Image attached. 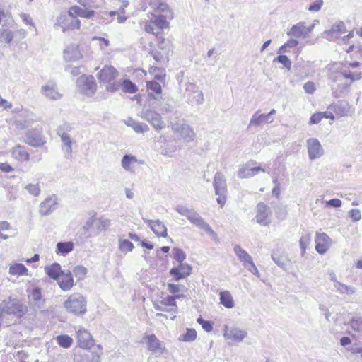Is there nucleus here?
<instances>
[{"label":"nucleus","instance_id":"obj_1","mask_svg":"<svg viewBox=\"0 0 362 362\" xmlns=\"http://www.w3.org/2000/svg\"><path fill=\"white\" fill-rule=\"evenodd\" d=\"M175 210L180 215L185 216L192 224L205 231L214 241L218 240L216 233L196 211L181 204L177 205Z\"/></svg>","mask_w":362,"mask_h":362},{"label":"nucleus","instance_id":"obj_2","mask_svg":"<svg viewBox=\"0 0 362 362\" xmlns=\"http://www.w3.org/2000/svg\"><path fill=\"white\" fill-rule=\"evenodd\" d=\"M86 299L79 293H74L64 303L66 310L74 315H83L86 312Z\"/></svg>","mask_w":362,"mask_h":362},{"label":"nucleus","instance_id":"obj_3","mask_svg":"<svg viewBox=\"0 0 362 362\" xmlns=\"http://www.w3.org/2000/svg\"><path fill=\"white\" fill-rule=\"evenodd\" d=\"M71 129V127L66 123L58 127L57 129V134L61 138L62 149L67 159L72 158V145L75 144V141L68 134Z\"/></svg>","mask_w":362,"mask_h":362},{"label":"nucleus","instance_id":"obj_4","mask_svg":"<svg viewBox=\"0 0 362 362\" xmlns=\"http://www.w3.org/2000/svg\"><path fill=\"white\" fill-rule=\"evenodd\" d=\"M213 186L215 189L216 195L218 197L216 199L217 202L223 207L226 201L227 185L224 175L221 172H217L214 177Z\"/></svg>","mask_w":362,"mask_h":362},{"label":"nucleus","instance_id":"obj_5","mask_svg":"<svg viewBox=\"0 0 362 362\" xmlns=\"http://www.w3.org/2000/svg\"><path fill=\"white\" fill-rule=\"evenodd\" d=\"M139 116L146 120L156 131H160L165 127V122L161 115L153 110L144 107Z\"/></svg>","mask_w":362,"mask_h":362},{"label":"nucleus","instance_id":"obj_6","mask_svg":"<svg viewBox=\"0 0 362 362\" xmlns=\"http://www.w3.org/2000/svg\"><path fill=\"white\" fill-rule=\"evenodd\" d=\"M146 87L148 90V106L153 109H156L160 105L162 99L161 86L159 83L151 81L147 82Z\"/></svg>","mask_w":362,"mask_h":362},{"label":"nucleus","instance_id":"obj_7","mask_svg":"<svg viewBox=\"0 0 362 362\" xmlns=\"http://www.w3.org/2000/svg\"><path fill=\"white\" fill-rule=\"evenodd\" d=\"M170 127L173 132L178 133L187 143L193 141L196 136L192 128L182 120L171 122Z\"/></svg>","mask_w":362,"mask_h":362},{"label":"nucleus","instance_id":"obj_8","mask_svg":"<svg viewBox=\"0 0 362 362\" xmlns=\"http://www.w3.org/2000/svg\"><path fill=\"white\" fill-rule=\"evenodd\" d=\"M0 310L6 314L21 315L27 311V307L17 299L8 298L0 303Z\"/></svg>","mask_w":362,"mask_h":362},{"label":"nucleus","instance_id":"obj_9","mask_svg":"<svg viewBox=\"0 0 362 362\" xmlns=\"http://www.w3.org/2000/svg\"><path fill=\"white\" fill-rule=\"evenodd\" d=\"M57 23L63 28V30L79 29L81 21L75 14L71 13V8L65 14H62L57 18Z\"/></svg>","mask_w":362,"mask_h":362},{"label":"nucleus","instance_id":"obj_10","mask_svg":"<svg viewBox=\"0 0 362 362\" xmlns=\"http://www.w3.org/2000/svg\"><path fill=\"white\" fill-rule=\"evenodd\" d=\"M76 83L81 91L88 96L93 95L96 91L97 84L93 76L82 75Z\"/></svg>","mask_w":362,"mask_h":362},{"label":"nucleus","instance_id":"obj_11","mask_svg":"<svg viewBox=\"0 0 362 362\" xmlns=\"http://www.w3.org/2000/svg\"><path fill=\"white\" fill-rule=\"evenodd\" d=\"M186 94L189 103L192 104L201 105L204 103V94L194 83L186 84Z\"/></svg>","mask_w":362,"mask_h":362},{"label":"nucleus","instance_id":"obj_12","mask_svg":"<svg viewBox=\"0 0 362 362\" xmlns=\"http://www.w3.org/2000/svg\"><path fill=\"white\" fill-rule=\"evenodd\" d=\"M306 146L308 158L311 160L320 158L324 155V149L319 140L316 138L307 139Z\"/></svg>","mask_w":362,"mask_h":362},{"label":"nucleus","instance_id":"obj_13","mask_svg":"<svg viewBox=\"0 0 362 362\" xmlns=\"http://www.w3.org/2000/svg\"><path fill=\"white\" fill-rule=\"evenodd\" d=\"M25 141L28 145L33 147L42 146L45 141L42 136V129L35 128L28 130L26 133Z\"/></svg>","mask_w":362,"mask_h":362},{"label":"nucleus","instance_id":"obj_14","mask_svg":"<svg viewBox=\"0 0 362 362\" xmlns=\"http://www.w3.org/2000/svg\"><path fill=\"white\" fill-rule=\"evenodd\" d=\"M57 198L55 195L47 197L39 206V213L41 216H48L53 213L57 207Z\"/></svg>","mask_w":362,"mask_h":362},{"label":"nucleus","instance_id":"obj_15","mask_svg":"<svg viewBox=\"0 0 362 362\" xmlns=\"http://www.w3.org/2000/svg\"><path fill=\"white\" fill-rule=\"evenodd\" d=\"M272 214L270 208L263 202L257 206L256 220L262 226H268L270 223L269 216Z\"/></svg>","mask_w":362,"mask_h":362},{"label":"nucleus","instance_id":"obj_16","mask_svg":"<svg viewBox=\"0 0 362 362\" xmlns=\"http://www.w3.org/2000/svg\"><path fill=\"white\" fill-rule=\"evenodd\" d=\"M117 70L112 66H105L97 74L100 83H106L113 81L118 76Z\"/></svg>","mask_w":362,"mask_h":362},{"label":"nucleus","instance_id":"obj_17","mask_svg":"<svg viewBox=\"0 0 362 362\" xmlns=\"http://www.w3.org/2000/svg\"><path fill=\"white\" fill-rule=\"evenodd\" d=\"M42 94L49 100H57L62 98L57 89V83L54 81H48L41 87Z\"/></svg>","mask_w":362,"mask_h":362},{"label":"nucleus","instance_id":"obj_18","mask_svg":"<svg viewBox=\"0 0 362 362\" xmlns=\"http://www.w3.org/2000/svg\"><path fill=\"white\" fill-rule=\"evenodd\" d=\"M346 32V28L344 23L343 21H337L332 25L330 30L325 31L324 35L327 40L333 41Z\"/></svg>","mask_w":362,"mask_h":362},{"label":"nucleus","instance_id":"obj_19","mask_svg":"<svg viewBox=\"0 0 362 362\" xmlns=\"http://www.w3.org/2000/svg\"><path fill=\"white\" fill-rule=\"evenodd\" d=\"M315 249L321 255L325 253L332 245L331 238L325 233H317Z\"/></svg>","mask_w":362,"mask_h":362},{"label":"nucleus","instance_id":"obj_20","mask_svg":"<svg viewBox=\"0 0 362 362\" xmlns=\"http://www.w3.org/2000/svg\"><path fill=\"white\" fill-rule=\"evenodd\" d=\"M252 161L247 163L245 165L240 167L238 172V177L240 179H246L253 177L257 175L259 172H264V169L259 166L252 167L251 163Z\"/></svg>","mask_w":362,"mask_h":362},{"label":"nucleus","instance_id":"obj_21","mask_svg":"<svg viewBox=\"0 0 362 362\" xmlns=\"http://www.w3.org/2000/svg\"><path fill=\"white\" fill-rule=\"evenodd\" d=\"M77 342L81 348L88 349L93 345V339L90 334L83 328L76 332Z\"/></svg>","mask_w":362,"mask_h":362},{"label":"nucleus","instance_id":"obj_22","mask_svg":"<svg viewBox=\"0 0 362 362\" xmlns=\"http://www.w3.org/2000/svg\"><path fill=\"white\" fill-rule=\"evenodd\" d=\"M144 221L148 224L157 237L166 238L168 236L167 228L160 220L145 219Z\"/></svg>","mask_w":362,"mask_h":362},{"label":"nucleus","instance_id":"obj_23","mask_svg":"<svg viewBox=\"0 0 362 362\" xmlns=\"http://www.w3.org/2000/svg\"><path fill=\"white\" fill-rule=\"evenodd\" d=\"M144 339L147 344L148 350L152 353L160 355L165 351V346L154 334L148 335Z\"/></svg>","mask_w":362,"mask_h":362},{"label":"nucleus","instance_id":"obj_24","mask_svg":"<svg viewBox=\"0 0 362 362\" xmlns=\"http://www.w3.org/2000/svg\"><path fill=\"white\" fill-rule=\"evenodd\" d=\"M80 4L83 7L78 6H71V13L75 14L76 17L79 16L88 19L92 18L95 16V12L93 10L90 9L84 1H81Z\"/></svg>","mask_w":362,"mask_h":362},{"label":"nucleus","instance_id":"obj_25","mask_svg":"<svg viewBox=\"0 0 362 362\" xmlns=\"http://www.w3.org/2000/svg\"><path fill=\"white\" fill-rule=\"evenodd\" d=\"M56 280L60 288L64 291H70L74 286V279L69 270L67 272L64 271L58 279Z\"/></svg>","mask_w":362,"mask_h":362},{"label":"nucleus","instance_id":"obj_26","mask_svg":"<svg viewBox=\"0 0 362 362\" xmlns=\"http://www.w3.org/2000/svg\"><path fill=\"white\" fill-rule=\"evenodd\" d=\"M83 57L78 45H71L64 51V57L66 61H77Z\"/></svg>","mask_w":362,"mask_h":362},{"label":"nucleus","instance_id":"obj_27","mask_svg":"<svg viewBox=\"0 0 362 362\" xmlns=\"http://www.w3.org/2000/svg\"><path fill=\"white\" fill-rule=\"evenodd\" d=\"M247 336V332L245 330L238 328L228 329L224 332V337L226 339H231L233 341L240 342Z\"/></svg>","mask_w":362,"mask_h":362},{"label":"nucleus","instance_id":"obj_28","mask_svg":"<svg viewBox=\"0 0 362 362\" xmlns=\"http://www.w3.org/2000/svg\"><path fill=\"white\" fill-rule=\"evenodd\" d=\"M287 35L291 37L295 38H306L307 35L305 33V23L299 22L293 25L291 28L287 32Z\"/></svg>","mask_w":362,"mask_h":362},{"label":"nucleus","instance_id":"obj_29","mask_svg":"<svg viewBox=\"0 0 362 362\" xmlns=\"http://www.w3.org/2000/svg\"><path fill=\"white\" fill-rule=\"evenodd\" d=\"M138 160L136 156L131 154L124 155L121 160L122 167L127 172L134 173L135 165Z\"/></svg>","mask_w":362,"mask_h":362},{"label":"nucleus","instance_id":"obj_30","mask_svg":"<svg viewBox=\"0 0 362 362\" xmlns=\"http://www.w3.org/2000/svg\"><path fill=\"white\" fill-rule=\"evenodd\" d=\"M125 124L134 129L136 133H144L149 131V127L144 122H138L132 118H128L124 121Z\"/></svg>","mask_w":362,"mask_h":362},{"label":"nucleus","instance_id":"obj_31","mask_svg":"<svg viewBox=\"0 0 362 362\" xmlns=\"http://www.w3.org/2000/svg\"><path fill=\"white\" fill-rule=\"evenodd\" d=\"M259 112L260 111L258 110L252 115L249 123L250 127H257L265 123H271L268 119L269 115L260 114Z\"/></svg>","mask_w":362,"mask_h":362},{"label":"nucleus","instance_id":"obj_32","mask_svg":"<svg viewBox=\"0 0 362 362\" xmlns=\"http://www.w3.org/2000/svg\"><path fill=\"white\" fill-rule=\"evenodd\" d=\"M12 156L17 160L23 162L29 160V153L24 146L18 145L11 151Z\"/></svg>","mask_w":362,"mask_h":362},{"label":"nucleus","instance_id":"obj_33","mask_svg":"<svg viewBox=\"0 0 362 362\" xmlns=\"http://www.w3.org/2000/svg\"><path fill=\"white\" fill-rule=\"evenodd\" d=\"M233 250L238 259L242 262L244 267L248 264V263L252 260V257L240 245H235L234 246Z\"/></svg>","mask_w":362,"mask_h":362},{"label":"nucleus","instance_id":"obj_34","mask_svg":"<svg viewBox=\"0 0 362 362\" xmlns=\"http://www.w3.org/2000/svg\"><path fill=\"white\" fill-rule=\"evenodd\" d=\"M63 272L60 264L56 262L45 267V274L54 280L58 279Z\"/></svg>","mask_w":362,"mask_h":362},{"label":"nucleus","instance_id":"obj_35","mask_svg":"<svg viewBox=\"0 0 362 362\" xmlns=\"http://www.w3.org/2000/svg\"><path fill=\"white\" fill-rule=\"evenodd\" d=\"M74 250V243L71 241L59 242L57 244L56 252L62 255H66Z\"/></svg>","mask_w":362,"mask_h":362},{"label":"nucleus","instance_id":"obj_36","mask_svg":"<svg viewBox=\"0 0 362 362\" xmlns=\"http://www.w3.org/2000/svg\"><path fill=\"white\" fill-rule=\"evenodd\" d=\"M220 303L227 308H232L234 307L233 298L230 293L228 291H221L220 293Z\"/></svg>","mask_w":362,"mask_h":362},{"label":"nucleus","instance_id":"obj_37","mask_svg":"<svg viewBox=\"0 0 362 362\" xmlns=\"http://www.w3.org/2000/svg\"><path fill=\"white\" fill-rule=\"evenodd\" d=\"M128 5H129V1L127 0H124V1H122V5L120 6L118 11H110L108 13L105 12L101 14H98L97 18L98 19H103L105 21V20H107L106 16L112 18L113 16H116L117 13H121L122 15H124L125 14V8L127 7Z\"/></svg>","mask_w":362,"mask_h":362},{"label":"nucleus","instance_id":"obj_38","mask_svg":"<svg viewBox=\"0 0 362 362\" xmlns=\"http://www.w3.org/2000/svg\"><path fill=\"white\" fill-rule=\"evenodd\" d=\"M28 293V298L30 300L33 301L35 305H39L42 300L41 289L38 287H35L32 290L27 289Z\"/></svg>","mask_w":362,"mask_h":362},{"label":"nucleus","instance_id":"obj_39","mask_svg":"<svg viewBox=\"0 0 362 362\" xmlns=\"http://www.w3.org/2000/svg\"><path fill=\"white\" fill-rule=\"evenodd\" d=\"M28 269L21 263H16L9 267V274L11 275H28Z\"/></svg>","mask_w":362,"mask_h":362},{"label":"nucleus","instance_id":"obj_40","mask_svg":"<svg viewBox=\"0 0 362 362\" xmlns=\"http://www.w3.org/2000/svg\"><path fill=\"white\" fill-rule=\"evenodd\" d=\"M334 288L340 294H346V295H352L356 292V289L354 287L348 286L341 282H336V285H334Z\"/></svg>","mask_w":362,"mask_h":362},{"label":"nucleus","instance_id":"obj_41","mask_svg":"<svg viewBox=\"0 0 362 362\" xmlns=\"http://www.w3.org/2000/svg\"><path fill=\"white\" fill-rule=\"evenodd\" d=\"M177 151L176 145L166 142L163 146L160 147V153L168 157H172Z\"/></svg>","mask_w":362,"mask_h":362},{"label":"nucleus","instance_id":"obj_42","mask_svg":"<svg viewBox=\"0 0 362 362\" xmlns=\"http://www.w3.org/2000/svg\"><path fill=\"white\" fill-rule=\"evenodd\" d=\"M160 303L165 306H171L172 308L169 309V312H173L176 313L177 312V303L175 300V297L172 296H168L166 298H163L160 300Z\"/></svg>","mask_w":362,"mask_h":362},{"label":"nucleus","instance_id":"obj_43","mask_svg":"<svg viewBox=\"0 0 362 362\" xmlns=\"http://www.w3.org/2000/svg\"><path fill=\"white\" fill-rule=\"evenodd\" d=\"M122 90L125 93H135L138 88L135 83L129 79H124L122 81Z\"/></svg>","mask_w":362,"mask_h":362},{"label":"nucleus","instance_id":"obj_44","mask_svg":"<svg viewBox=\"0 0 362 362\" xmlns=\"http://www.w3.org/2000/svg\"><path fill=\"white\" fill-rule=\"evenodd\" d=\"M152 21L157 28V30L159 31L163 28H168L169 25L168 22L166 21V18L161 15L156 16L154 20Z\"/></svg>","mask_w":362,"mask_h":362},{"label":"nucleus","instance_id":"obj_45","mask_svg":"<svg viewBox=\"0 0 362 362\" xmlns=\"http://www.w3.org/2000/svg\"><path fill=\"white\" fill-rule=\"evenodd\" d=\"M119 249L123 253H127L132 251L134 245L132 242L127 239H119Z\"/></svg>","mask_w":362,"mask_h":362},{"label":"nucleus","instance_id":"obj_46","mask_svg":"<svg viewBox=\"0 0 362 362\" xmlns=\"http://www.w3.org/2000/svg\"><path fill=\"white\" fill-rule=\"evenodd\" d=\"M14 39V33L8 29H0V40L10 43Z\"/></svg>","mask_w":362,"mask_h":362},{"label":"nucleus","instance_id":"obj_47","mask_svg":"<svg viewBox=\"0 0 362 362\" xmlns=\"http://www.w3.org/2000/svg\"><path fill=\"white\" fill-rule=\"evenodd\" d=\"M298 45V41L296 38L291 37L285 44L281 46L278 50V53L283 54L288 52V49L293 48Z\"/></svg>","mask_w":362,"mask_h":362},{"label":"nucleus","instance_id":"obj_48","mask_svg":"<svg viewBox=\"0 0 362 362\" xmlns=\"http://www.w3.org/2000/svg\"><path fill=\"white\" fill-rule=\"evenodd\" d=\"M150 6L158 12H165L169 10L168 5L165 2H158V0H151Z\"/></svg>","mask_w":362,"mask_h":362},{"label":"nucleus","instance_id":"obj_49","mask_svg":"<svg viewBox=\"0 0 362 362\" xmlns=\"http://www.w3.org/2000/svg\"><path fill=\"white\" fill-rule=\"evenodd\" d=\"M58 344L63 348H69L71 346L73 339L71 337L66 334L59 335L57 337Z\"/></svg>","mask_w":362,"mask_h":362},{"label":"nucleus","instance_id":"obj_50","mask_svg":"<svg viewBox=\"0 0 362 362\" xmlns=\"http://www.w3.org/2000/svg\"><path fill=\"white\" fill-rule=\"evenodd\" d=\"M328 109L330 110V111H326V112H323L322 113L323 117H325L327 119H334V116L332 111H334L337 115H339L340 116L345 115V114L339 113V105H338L331 104L328 107Z\"/></svg>","mask_w":362,"mask_h":362},{"label":"nucleus","instance_id":"obj_51","mask_svg":"<svg viewBox=\"0 0 362 362\" xmlns=\"http://www.w3.org/2000/svg\"><path fill=\"white\" fill-rule=\"evenodd\" d=\"M95 219L94 217H90L88 218V220L84 223L82 229L83 230V234L88 237L91 236L93 235V233L90 231L91 228H93L94 223H95Z\"/></svg>","mask_w":362,"mask_h":362},{"label":"nucleus","instance_id":"obj_52","mask_svg":"<svg viewBox=\"0 0 362 362\" xmlns=\"http://www.w3.org/2000/svg\"><path fill=\"white\" fill-rule=\"evenodd\" d=\"M272 260L281 268L286 269L287 267V261L285 257L281 255H279L275 252L272 253Z\"/></svg>","mask_w":362,"mask_h":362},{"label":"nucleus","instance_id":"obj_53","mask_svg":"<svg viewBox=\"0 0 362 362\" xmlns=\"http://www.w3.org/2000/svg\"><path fill=\"white\" fill-rule=\"evenodd\" d=\"M274 62H278L279 63H281L287 70H290L291 68V62L286 55H279L274 59Z\"/></svg>","mask_w":362,"mask_h":362},{"label":"nucleus","instance_id":"obj_54","mask_svg":"<svg viewBox=\"0 0 362 362\" xmlns=\"http://www.w3.org/2000/svg\"><path fill=\"white\" fill-rule=\"evenodd\" d=\"M311 240V237L310 234H305L303 235L300 239V246L301 250L302 256L304 255L307 246L310 244Z\"/></svg>","mask_w":362,"mask_h":362},{"label":"nucleus","instance_id":"obj_55","mask_svg":"<svg viewBox=\"0 0 362 362\" xmlns=\"http://www.w3.org/2000/svg\"><path fill=\"white\" fill-rule=\"evenodd\" d=\"M186 287L181 284H175L169 283L168 284V290L170 293L176 294L180 292H183L186 290Z\"/></svg>","mask_w":362,"mask_h":362},{"label":"nucleus","instance_id":"obj_56","mask_svg":"<svg viewBox=\"0 0 362 362\" xmlns=\"http://www.w3.org/2000/svg\"><path fill=\"white\" fill-rule=\"evenodd\" d=\"M25 189L32 195L37 197L40 194L41 189L39 184H28Z\"/></svg>","mask_w":362,"mask_h":362},{"label":"nucleus","instance_id":"obj_57","mask_svg":"<svg viewBox=\"0 0 362 362\" xmlns=\"http://www.w3.org/2000/svg\"><path fill=\"white\" fill-rule=\"evenodd\" d=\"M95 226L98 231H103L106 230L110 226V221L106 218H99L95 221Z\"/></svg>","mask_w":362,"mask_h":362},{"label":"nucleus","instance_id":"obj_58","mask_svg":"<svg viewBox=\"0 0 362 362\" xmlns=\"http://www.w3.org/2000/svg\"><path fill=\"white\" fill-rule=\"evenodd\" d=\"M144 30L148 33H151L156 35H158L160 33V31L157 30V28L152 21H147L145 22Z\"/></svg>","mask_w":362,"mask_h":362},{"label":"nucleus","instance_id":"obj_59","mask_svg":"<svg viewBox=\"0 0 362 362\" xmlns=\"http://www.w3.org/2000/svg\"><path fill=\"white\" fill-rule=\"evenodd\" d=\"M341 74L344 78H349L351 81H356L362 78V72L351 73L350 71L344 70L341 71Z\"/></svg>","mask_w":362,"mask_h":362},{"label":"nucleus","instance_id":"obj_60","mask_svg":"<svg viewBox=\"0 0 362 362\" xmlns=\"http://www.w3.org/2000/svg\"><path fill=\"white\" fill-rule=\"evenodd\" d=\"M323 5V0H315L310 4V6L308 7V10L310 12L316 13L321 10Z\"/></svg>","mask_w":362,"mask_h":362},{"label":"nucleus","instance_id":"obj_61","mask_svg":"<svg viewBox=\"0 0 362 362\" xmlns=\"http://www.w3.org/2000/svg\"><path fill=\"white\" fill-rule=\"evenodd\" d=\"M173 251L174 259L179 263H182L185 259L186 255L182 250L175 247Z\"/></svg>","mask_w":362,"mask_h":362},{"label":"nucleus","instance_id":"obj_62","mask_svg":"<svg viewBox=\"0 0 362 362\" xmlns=\"http://www.w3.org/2000/svg\"><path fill=\"white\" fill-rule=\"evenodd\" d=\"M74 274L78 280L83 279L87 273V269L83 266H76L73 270Z\"/></svg>","mask_w":362,"mask_h":362},{"label":"nucleus","instance_id":"obj_63","mask_svg":"<svg viewBox=\"0 0 362 362\" xmlns=\"http://www.w3.org/2000/svg\"><path fill=\"white\" fill-rule=\"evenodd\" d=\"M1 21L4 22L3 26L12 23L13 19L11 14L8 12H5L4 11L0 10V23Z\"/></svg>","mask_w":362,"mask_h":362},{"label":"nucleus","instance_id":"obj_64","mask_svg":"<svg viewBox=\"0 0 362 362\" xmlns=\"http://www.w3.org/2000/svg\"><path fill=\"white\" fill-rule=\"evenodd\" d=\"M178 270H180L182 274L188 276L192 272V267L190 265L185 263H180L177 267H176Z\"/></svg>","mask_w":362,"mask_h":362}]
</instances>
